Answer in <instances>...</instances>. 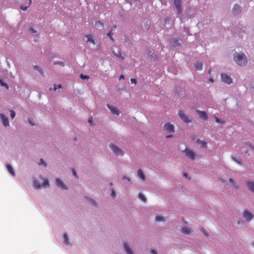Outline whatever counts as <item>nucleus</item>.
<instances>
[{
	"instance_id": "obj_1",
	"label": "nucleus",
	"mask_w": 254,
	"mask_h": 254,
	"mask_svg": "<svg viewBox=\"0 0 254 254\" xmlns=\"http://www.w3.org/2000/svg\"><path fill=\"white\" fill-rule=\"evenodd\" d=\"M234 60L237 64L240 66L245 65L247 63V59L243 53H237L234 57Z\"/></svg>"
},
{
	"instance_id": "obj_2",
	"label": "nucleus",
	"mask_w": 254,
	"mask_h": 254,
	"mask_svg": "<svg viewBox=\"0 0 254 254\" xmlns=\"http://www.w3.org/2000/svg\"><path fill=\"white\" fill-rule=\"evenodd\" d=\"M183 152L185 154L186 156L188 157L191 160H194L195 159V153L191 150H190L188 148H186Z\"/></svg>"
},
{
	"instance_id": "obj_3",
	"label": "nucleus",
	"mask_w": 254,
	"mask_h": 254,
	"mask_svg": "<svg viewBox=\"0 0 254 254\" xmlns=\"http://www.w3.org/2000/svg\"><path fill=\"white\" fill-rule=\"evenodd\" d=\"M110 147L113 152L116 155L120 156L123 155L122 150L118 147L111 144L110 145Z\"/></svg>"
},
{
	"instance_id": "obj_4",
	"label": "nucleus",
	"mask_w": 254,
	"mask_h": 254,
	"mask_svg": "<svg viewBox=\"0 0 254 254\" xmlns=\"http://www.w3.org/2000/svg\"><path fill=\"white\" fill-rule=\"evenodd\" d=\"M221 80L227 84H230L232 83V80L230 76L226 74L222 73L221 74Z\"/></svg>"
},
{
	"instance_id": "obj_5",
	"label": "nucleus",
	"mask_w": 254,
	"mask_h": 254,
	"mask_svg": "<svg viewBox=\"0 0 254 254\" xmlns=\"http://www.w3.org/2000/svg\"><path fill=\"white\" fill-rule=\"evenodd\" d=\"M178 115L185 123H189L191 122V119H190L189 118L187 115H186L183 111H180L178 113Z\"/></svg>"
},
{
	"instance_id": "obj_6",
	"label": "nucleus",
	"mask_w": 254,
	"mask_h": 254,
	"mask_svg": "<svg viewBox=\"0 0 254 254\" xmlns=\"http://www.w3.org/2000/svg\"><path fill=\"white\" fill-rule=\"evenodd\" d=\"M174 5L179 14L182 12V1L181 0H174Z\"/></svg>"
},
{
	"instance_id": "obj_7",
	"label": "nucleus",
	"mask_w": 254,
	"mask_h": 254,
	"mask_svg": "<svg viewBox=\"0 0 254 254\" xmlns=\"http://www.w3.org/2000/svg\"><path fill=\"white\" fill-rule=\"evenodd\" d=\"M164 130L169 133H173L174 132V127L171 124L166 123L164 126Z\"/></svg>"
},
{
	"instance_id": "obj_8",
	"label": "nucleus",
	"mask_w": 254,
	"mask_h": 254,
	"mask_svg": "<svg viewBox=\"0 0 254 254\" xmlns=\"http://www.w3.org/2000/svg\"><path fill=\"white\" fill-rule=\"evenodd\" d=\"M196 112L198 114L199 117L200 118H202L204 121H207L208 120V116L207 115L205 111H201L198 110H196Z\"/></svg>"
},
{
	"instance_id": "obj_9",
	"label": "nucleus",
	"mask_w": 254,
	"mask_h": 254,
	"mask_svg": "<svg viewBox=\"0 0 254 254\" xmlns=\"http://www.w3.org/2000/svg\"><path fill=\"white\" fill-rule=\"evenodd\" d=\"M243 216L247 221L251 220L254 217V215L248 210L244 211L243 213Z\"/></svg>"
},
{
	"instance_id": "obj_10",
	"label": "nucleus",
	"mask_w": 254,
	"mask_h": 254,
	"mask_svg": "<svg viewBox=\"0 0 254 254\" xmlns=\"http://www.w3.org/2000/svg\"><path fill=\"white\" fill-rule=\"evenodd\" d=\"M0 117L2 120V123L5 127L9 126V122L8 118L3 114H0Z\"/></svg>"
},
{
	"instance_id": "obj_11",
	"label": "nucleus",
	"mask_w": 254,
	"mask_h": 254,
	"mask_svg": "<svg viewBox=\"0 0 254 254\" xmlns=\"http://www.w3.org/2000/svg\"><path fill=\"white\" fill-rule=\"evenodd\" d=\"M107 107L110 110L111 113L113 114H115L117 116L119 115L120 112L118 111V109L116 107L111 106L109 105H107Z\"/></svg>"
},
{
	"instance_id": "obj_12",
	"label": "nucleus",
	"mask_w": 254,
	"mask_h": 254,
	"mask_svg": "<svg viewBox=\"0 0 254 254\" xmlns=\"http://www.w3.org/2000/svg\"><path fill=\"white\" fill-rule=\"evenodd\" d=\"M241 11V8L238 4H235L233 9V13L234 15L239 14Z\"/></svg>"
},
{
	"instance_id": "obj_13",
	"label": "nucleus",
	"mask_w": 254,
	"mask_h": 254,
	"mask_svg": "<svg viewBox=\"0 0 254 254\" xmlns=\"http://www.w3.org/2000/svg\"><path fill=\"white\" fill-rule=\"evenodd\" d=\"M246 184L248 189L253 192H254V182L251 181L246 182Z\"/></svg>"
},
{
	"instance_id": "obj_14",
	"label": "nucleus",
	"mask_w": 254,
	"mask_h": 254,
	"mask_svg": "<svg viewBox=\"0 0 254 254\" xmlns=\"http://www.w3.org/2000/svg\"><path fill=\"white\" fill-rule=\"evenodd\" d=\"M56 183L57 186L58 187H59L62 189H65V187L64 186V184L62 183V182L59 179H57L56 180Z\"/></svg>"
},
{
	"instance_id": "obj_15",
	"label": "nucleus",
	"mask_w": 254,
	"mask_h": 254,
	"mask_svg": "<svg viewBox=\"0 0 254 254\" xmlns=\"http://www.w3.org/2000/svg\"><path fill=\"white\" fill-rule=\"evenodd\" d=\"M196 142L197 144H200L201 147L206 148L207 147V143L204 141L200 140L199 139H197Z\"/></svg>"
},
{
	"instance_id": "obj_16",
	"label": "nucleus",
	"mask_w": 254,
	"mask_h": 254,
	"mask_svg": "<svg viewBox=\"0 0 254 254\" xmlns=\"http://www.w3.org/2000/svg\"><path fill=\"white\" fill-rule=\"evenodd\" d=\"M124 247L126 251L127 254H133L131 249L129 247L126 243H124Z\"/></svg>"
},
{
	"instance_id": "obj_17",
	"label": "nucleus",
	"mask_w": 254,
	"mask_h": 254,
	"mask_svg": "<svg viewBox=\"0 0 254 254\" xmlns=\"http://www.w3.org/2000/svg\"><path fill=\"white\" fill-rule=\"evenodd\" d=\"M202 68V63L197 62L194 64V68L196 70H201Z\"/></svg>"
},
{
	"instance_id": "obj_18",
	"label": "nucleus",
	"mask_w": 254,
	"mask_h": 254,
	"mask_svg": "<svg viewBox=\"0 0 254 254\" xmlns=\"http://www.w3.org/2000/svg\"><path fill=\"white\" fill-rule=\"evenodd\" d=\"M191 229L189 227H184L182 229V232L186 234H190Z\"/></svg>"
},
{
	"instance_id": "obj_19",
	"label": "nucleus",
	"mask_w": 254,
	"mask_h": 254,
	"mask_svg": "<svg viewBox=\"0 0 254 254\" xmlns=\"http://www.w3.org/2000/svg\"><path fill=\"white\" fill-rule=\"evenodd\" d=\"M6 167H7V169L8 170L9 172L12 176H14L15 175V173H14V172L12 167L10 166V165L9 164H6Z\"/></svg>"
},
{
	"instance_id": "obj_20",
	"label": "nucleus",
	"mask_w": 254,
	"mask_h": 254,
	"mask_svg": "<svg viewBox=\"0 0 254 254\" xmlns=\"http://www.w3.org/2000/svg\"><path fill=\"white\" fill-rule=\"evenodd\" d=\"M137 175L139 177H140L142 180H144L145 179V177L142 171L139 169L137 172Z\"/></svg>"
},
{
	"instance_id": "obj_21",
	"label": "nucleus",
	"mask_w": 254,
	"mask_h": 254,
	"mask_svg": "<svg viewBox=\"0 0 254 254\" xmlns=\"http://www.w3.org/2000/svg\"><path fill=\"white\" fill-rule=\"evenodd\" d=\"M86 37L87 38V42H90L94 44H95L94 40L93 39V37L90 35H87L86 36Z\"/></svg>"
},
{
	"instance_id": "obj_22",
	"label": "nucleus",
	"mask_w": 254,
	"mask_h": 254,
	"mask_svg": "<svg viewBox=\"0 0 254 254\" xmlns=\"http://www.w3.org/2000/svg\"><path fill=\"white\" fill-rule=\"evenodd\" d=\"M155 220L159 221H165V218L162 216H161L160 215H158L156 216Z\"/></svg>"
},
{
	"instance_id": "obj_23",
	"label": "nucleus",
	"mask_w": 254,
	"mask_h": 254,
	"mask_svg": "<svg viewBox=\"0 0 254 254\" xmlns=\"http://www.w3.org/2000/svg\"><path fill=\"white\" fill-rule=\"evenodd\" d=\"M114 53V54L117 56L118 57V58H121V59H124V57H123L122 56V54H121V53L120 52V51H118L117 53H116L115 52H113Z\"/></svg>"
},
{
	"instance_id": "obj_24",
	"label": "nucleus",
	"mask_w": 254,
	"mask_h": 254,
	"mask_svg": "<svg viewBox=\"0 0 254 254\" xmlns=\"http://www.w3.org/2000/svg\"><path fill=\"white\" fill-rule=\"evenodd\" d=\"M64 242L65 244H69L68 236L66 233L64 234Z\"/></svg>"
},
{
	"instance_id": "obj_25",
	"label": "nucleus",
	"mask_w": 254,
	"mask_h": 254,
	"mask_svg": "<svg viewBox=\"0 0 254 254\" xmlns=\"http://www.w3.org/2000/svg\"><path fill=\"white\" fill-rule=\"evenodd\" d=\"M49 186V182L48 180L47 179H44V182L42 185V187H46Z\"/></svg>"
},
{
	"instance_id": "obj_26",
	"label": "nucleus",
	"mask_w": 254,
	"mask_h": 254,
	"mask_svg": "<svg viewBox=\"0 0 254 254\" xmlns=\"http://www.w3.org/2000/svg\"><path fill=\"white\" fill-rule=\"evenodd\" d=\"M214 118L215 119L216 122H217L218 123H219L220 124H224V122L223 121H222V120H220L219 119H218L215 116H214Z\"/></svg>"
},
{
	"instance_id": "obj_27",
	"label": "nucleus",
	"mask_w": 254,
	"mask_h": 254,
	"mask_svg": "<svg viewBox=\"0 0 254 254\" xmlns=\"http://www.w3.org/2000/svg\"><path fill=\"white\" fill-rule=\"evenodd\" d=\"M138 198L143 201H145L146 200L145 197L141 193H139Z\"/></svg>"
},
{
	"instance_id": "obj_28",
	"label": "nucleus",
	"mask_w": 254,
	"mask_h": 254,
	"mask_svg": "<svg viewBox=\"0 0 254 254\" xmlns=\"http://www.w3.org/2000/svg\"><path fill=\"white\" fill-rule=\"evenodd\" d=\"M229 182L231 184V185L233 186L235 188H237V186L235 183V182H234V181L233 179H232V178L229 179Z\"/></svg>"
},
{
	"instance_id": "obj_29",
	"label": "nucleus",
	"mask_w": 254,
	"mask_h": 254,
	"mask_svg": "<svg viewBox=\"0 0 254 254\" xmlns=\"http://www.w3.org/2000/svg\"><path fill=\"white\" fill-rule=\"evenodd\" d=\"M85 198L88 200V201L92 204L93 205H95L96 204V202L95 201V200L94 199H93L92 198H88L87 197H85Z\"/></svg>"
},
{
	"instance_id": "obj_30",
	"label": "nucleus",
	"mask_w": 254,
	"mask_h": 254,
	"mask_svg": "<svg viewBox=\"0 0 254 254\" xmlns=\"http://www.w3.org/2000/svg\"><path fill=\"white\" fill-rule=\"evenodd\" d=\"M31 0H29V3L27 6H21V7H20L21 9H22L23 11L26 10L27 9L28 7L30 5V3H31Z\"/></svg>"
},
{
	"instance_id": "obj_31",
	"label": "nucleus",
	"mask_w": 254,
	"mask_h": 254,
	"mask_svg": "<svg viewBox=\"0 0 254 254\" xmlns=\"http://www.w3.org/2000/svg\"><path fill=\"white\" fill-rule=\"evenodd\" d=\"M34 186L37 189H40L41 187L40 184L37 181H34Z\"/></svg>"
},
{
	"instance_id": "obj_32",
	"label": "nucleus",
	"mask_w": 254,
	"mask_h": 254,
	"mask_svg": "<svg viewBox=\"0 0 254 254\" xmlns=\"http://www.w3.org/2000/svg\"><path fill=\"white\" fill-rule=\"evenodd\" d=\"M0 83L1 86L5 87L6 89H8V85L6 83L2 82L1 79H0Z\"/></svg>"
},
{
	"instance_id": "obj_33",
	"label": "nucleus",
	"mask_w": 254,
	"mask_h": 254,
	"mask_svg": "<svg viewBox=\"0 0 254 254\" xmlns=\"http://www.w3.org/2000/svg\"><path fill=\"white\" fill-rule=\"evenodd\" d=\"M200 230L203 233V234H204L206 236H207L208 235V233L203 227L201 228Z\"/></svg>"
},
{
	"instance_id": "obj_34",
	"label": "nucleus",
	"mask_w": 254,
	"mask_h": 254,
	"mask_svg": "<svg viewBox=\"0 0 254 254\" xmlns=\"http://www.w3.org/2000/svg\"><path fill=\"white\" fill-rule=\"evenodd\" d=\"M34 68H35V69H37V70L38 71H39L40 73H43V71H42V69H41L39 66H37V65H35V66H34Z\"/></svg>"
},
{
	"instance_id": "obj_35",
	"label": "nucleus",
	"mask_w": 254,
	"mask_h": 254,
	"mask_svg": "<svg viewBox=\"0 0 254 254\" xmlns=\"http://www.w3.org/2000/svg\"><path fill=\"white\" fill-rule=\"evenodd\" d=\"M10 113H11V114H10V117H11V119H13L15 117V113L12 110H10Z\"/></svg>"
},
{
	"instance_id": "obj_36",
	"label": "nucleus",
	"mask_w": 254,
	"mask_h": 254,
	"mask_svg": "<svg viewBox=\"0 0 254 254\" xmlns=\"http://www.w3.org/2000/svg\"><path fill=\"white\" fill-rule=\"evenodd\" d=\"M112 35H113V33H112V30H111L108 33V36L110 37V38L111 39V40L112 41H114L113 40V38H112Z\"/></svg>"
},
{
	"instance_id": "obj_37",
	"label": "nucleus",
	"mask_w": 254,
	"mask_h": 254,
	"mask_svg": "<svg viewBox=\"0 0 254 254\" xmlns=\"http://www.w3.org/2000/svg\"><path fill=\"white\" fill-rule=\"evenodd\" d=\"M80 77L82 79H88L89 77L87 75H83V74H81Z\"/></svg>"
},
{
	"instance_id": "obj_38",
	"label": "nucleus",
	"mask_w": 254,
	"mask_h": 254,
	"mask_svg": "<svg viewBox=\"0 0 254 254\" xmlns=\"http://www.w3.org/2000/svg\"><path fill=\"white\" fill-rule=\"evenodd\" d=\"M246 144L247 146H248L250 147H251V148H252L253 149H254V147L253 146V145L251 143H250L249 142H247L246 143Z\"/></svg>"
},
{
	"instance_id": "obj_39",
	"label": "nucleus",
	"mask_w": 254,
	"mask_h": 254,
	"mask_svg": "<svg viewBox=\"0 0 254 254\" xmlns=\"http://www.w3.org/2000/svg\"><path fill=\"white\" fill-rule=\"evenodd\" d=\"M61 88V84H59L58 86H57L56 85H54V90H56L57 88Z\"/></svg>"
},
{
	"instance_id": "obj_40",
	"label": "nucleus",
	"mask_w": 254,
	"mask_h": 254,
	"mask_svg": "<svg viewBox=\"0 0 254 254\" xmlns=\"http://www.w3.org/2000/svg\"><path fill=\"white\" fill-rule=\"evenodd\" d=\"M130 80L132 82L134 83L135 84H136L137 83L136 79L134 78H131Z\"/></svg>"
},
{
	"instance_id": "obj_41",
	"label": "nucleus",
	"mask_w": 254,
	"mask_h": 254,
	"mask_svg": "<svg viewBox=\"0 0 254 254\" xmlns=\"http://www.w3.org/2000/svg\"><path fill=\"white\" fill-rule=\"evenodd\" d=\"M40 164H43V165H44L46 166V164H45L44 161L43 160V159H41V160H40Z\"/></svg>"
},
{
	"instance_id": "obj_42",
	"label": "nucleus",
	"mask_w": 254,
	"mask_h": 254,
	"mask_svg": "<svg viewBox=\"0 0 254 254\" xmlns=\"http://www.w3.org/2000/svg\"><path fill=\"white\" fill-rule=\"evenodd\" d=\"M88 123H90L91 124V125H92V118H90L88 120Z\"/></svg>"
},
{
	"instance_id": "obj_43",
	"label": "nucleus",
	"mask_w": 254,
	"mask_h": 254,
	"mask_svg": "<svg viewBox=\"0 0 254 254\" xmlns=\"http://www.w3.org/2000/svg\"><path fill=\"white\" fill-rule=\"evenodd\" d=\"M73 175L75 177H77V175L76 174V173L75 172V171L74 170H73Z\"/></svg>"
},
{
	"instance_id": "obj_44",
	"label": "nucleus",
	"mask_w": 254,
	"mask_h": 254,
	"mask_svg": "<svg viewBox=\"0 0 254 254\" xmlns=\"http://www.w3.org/2000/svg\"><path fill=\"white\" fill-rule=\"evenodd\" d=\"M151 253L153 254H157V252L156 250H152L151 251Z\"/></svg>"
},
{
	"instance_id": "obj_45",
	"label": "nucleus",
	"mask_w": 254,
	"mask_h": 254,
	"mask_svg": "<svg viewBox=\"0 0 254 254\" xmlns=\"http://www.w3.org/2000/svg\"><path fill=\"white\" fill-rule=\"evenodd\" d=\"M111 195L113 197H114L115 196L116 194L114 190L112 191Z\"/></svg>"
},
{
	"instance_id": "obj_46",
	"label": "nucleus",
	"mask_w": 254,
	"mask_h": 254,
	"mask_svg": "<svg viewBox=\"0 0 254 254\" xmlns=\"http://www.w3.org/2000/svg\"><path fill=\"white\" fill-rule=\"evenodd\" d=\"M183 176L185 178H187L188 177V174L186 173H185L183 174Z\"/></svg>"
},
{
	"instance_id": "obj_47",
	"label": "nucleus",
	"mask_w": 254,
	"mask_h": 254,
	"mask_svg": "<svg viewBox=\"0 0 254 254\" xmlns=\"http://www.w3.org/2000/svg\"><path fill=\"white\" fill-rule=\"evenodd\" d=\"M125 78V76L123 75H121L120 76V79H124Z\"/></svg>"
},
{
	"instance_id": "obj_48",
	"label": "nucleus",
	"mask_w": 254,
	"mask_h": 254,
	"mask_svg": "<svg viewBox=\"0 0 254 254\" xmlns=\"http://www.w3.org/2000/svg\"><path fill=\"white\" fill-rule=\"evenodd\" d=\"M29 123L32 126L34 125V124L33 123L31 120H29Z\"/></svg>"
},
{
	"instance_id": "obj_49",
	"label": "nucleus",
	"mask_w": 254,
	"mask_h": 254,
	"mask_svg": "<svg viewBox=\"0 0 254 254\" xmlns=\"http://www.w3.org/2000/svg\"><path fill=\"white\" fill-rule=\"evenodd\" d=\"M59 64L61 65L62 66H63L64 65V63H62V62H59Z\"/></svg>"
},
{
	"instance_id": "obj_50",
	"label": "nucleus",
	"mask_w": 254,
	"mask_h": 254,
	"mask_svg": "<svg viewBox=\"0 0 254 254\" xmlns=\"http://www.w3.org/2000/svg\"><path fill=\"white\" fill-rule=\"evenodd\" d=\"M30 30H31V31H32V32H33V33H34V32H35V30H34V29H33L32 28H31V29H30Z\"/></svg>"
},
{
	"instance_id": "obj_51",
	"label": "nucleus",
	"mask_w": 254,
	"mask_h": 254,
	"mask_svg": "<svg viewBox=\"0 0 254 254\" xmlns=\"http://www.w3.org/2000/svg\"><path fill=\"white\" fill-rule=\"evenodd\" d=\"M172 137L171 135H169L166 136V138H169V137Z\"/></svg>"
},
{
	"instance_id": "obj_52",
	"label": "nucleus",
	"mask_w": 254,
	"mask_h": 254,
	"mask_svg": "<svg viewBox=\"0 0 254 254\" xmlns=\"http://www.w3.org/2000/svg\"><path fill=\"white\" fill-rule=\"evenodd\" d=\"M209 81H211V82H213V80L212 78H210L209 79Z\"/></svg>"
},
{
	"instance_id": "obj_53",
	"label": "nucleus",
	"mask_w": 254,
	"mask_h": 254,
	"mask_svg": "<svg viewBox=\"0 0 254 254\" xmlns=\"http://www.w3.org/2000/svg\"><path fill=\"white\" fill-rule=\"evenodd\" d=\"M151 52H150V53H149V55H151ZM153 54V53H152V54H151V56H152Z\"/></svg>"
},
{
	"instance_id": "obj_54",
	"label": "nucleus",
	"mask_w": 254,
	"mask_h": 254,
	"mask_svg": "<svg viewBox=\"0 0 254 254\" xmlns=\"http://www.w3.org/2000/svg\"><path fill=\"white\" fill-rule=\"evenodd\" d=\"M252 87L254 89V84H253V85H252Z\"/></svg>"
},
{
	"instance_id": "obj_55",
	"label": "nucleus",
	"mask_w": 254,
	"mask_h": 254,
	"mask_svg": "<svg viewBox=\"0 0 254 254\" xmlns=\"http://www.w3.org/2000/svg\"><path fill=\"white\" fill-rule=\"evenodd\" d=\"M208 72H209V73H210V69L209 70Z\"/></svg>"
}]
</instances>
